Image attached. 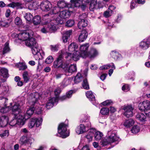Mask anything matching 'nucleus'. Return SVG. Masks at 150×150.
I'll return each instance as SVG.
<instances>
[{
	"instance_id": "obj_19",
	"label": "nucleus",
	"mask_w": 150,
	"mask_h": 150,
	"mask_svg": "<svg viewBox=\"0 0 150 150\" xmlns=\"http://www.w3.org/2000/svg\"><path fill=\"white\" fill-rule=\"evenodd\" d=\"M86 96L89 100L92 102V103L93 105L96 106L97 105L98 103L96 102L95 96L91 91H87L86 93Z\"/></svg>"
},
{
	"instance_id": "obj_48",
	"label": "nucleus",
	"mask_w": 150,
	"mask_h": 150,
	"mask_svg": "<svg viewBox=\"0 0 150 150\" xmlns=\"http://www.w3.org/2000/svg\"><path fill=\"white\" fill-rule=\"evenodd\" d=\"M140 130V128L139 126L138 125H134L133 126L132 129L131 131L134 134H136Z\"/></svg>"
},
{
	"instance_id": "obj_44",
	"label": "nucleus",
	"mask_w": 150,
	"mask_h": 150,
	"mask_svg": "<svg viewBox=\"0 0 150 150\" xmlns=\"http://www.w3.org/2000/svg\"><path fill=\"white\" fill-rule=\"evenodd\" d=\"M36 118H33L30 119L28 125L29 128H32L35 125L36 122Z\"/></svg>"
},
{
	"instance_id": "obj_26",
	"label": "nucleus",
	"mask_w": 150,
	"mask_h": 150,
	"mask_svg": "<svg viewBox=\"0 0 150 150\" xmlns=\"http://www.w3.org/2000/svg\"><path fill=\"white\" fill-rule=\"evenodd\" d=\"M88 33L85 30L82 31L80 34L79 40V42H82L85 40L87 38Z\"/></svg>"
},
{
	"instance_id": "obj_40",
	"label": "nucleus",
	"mask_w": 150,
	"mask_h": 150,
	"mask_svg": "<svg viewBox=\"0 0 150 150\" xmlns=\"http://www.w3.org/2000/svg\"><path fill=\"white\" fill-rule=\"evenodd\" d=\"M10 21L7 20L0 21V26L3 27H8L10 25Z\"/></svg>"
},
{
	"instance_id": "obj_18",
	"label": "nucleus",
	"mask_w": 150,
	"mask_h": 150,
	"mask_svg": "<svg viewBox=\"0 0 150 150\" xmlns=\"http://www.w3.org/2000/svg\"><path fill=\"white\" fill-rule=\"evenodd\" d=\"M84 15L85 14H83L80 16V18L81 20L79 21L78 23V27L79 29H81L86 27L88 25L86 20L84 18L83 19V16H84Z\"/></svg>"
},
{
	"instance_id": "obj_50",
	"label": "nucleus",
	"mask_w": 150,
	"mask_h": 150,
	"mask_svg": "<svg viewBox=\"0 0 150 150\" xmlns=\"http://www.w3.org/2000/svg\"><path fill=\"white\" fill-rule=\"evenodd\" d=\"M8 99L5 98L0 97V105L6 106Z\"/></svg>"
},
{
	"instance_id": "obj_7",
	"label": "nucleus",
	"mask_w": 150,
	"mask_h": 150,
	"mask_svg": "<svg viewBox=\"0 0 150 150\" xmlns=\"http://www.w3.org/2000/svg\"><path fill=\"white\" fill-rule=\"evenodd\" d=\"M117 132L116 130H110L108 131L107 134L108 136L107 137L111 143L120 140L119 137L117 135Z\"/></svg>"
},
{
	"instance_id": "obj_22",
	"label": "nucleus",
	"mask_w": 150,
	"mask_h": 150,
	"mask_svg": "<svg viewBox=\"0 0 150 150\" xmlns=\"http://www.w3.org/2000/svg\"><path fill=\"white\" fill-rule=\"evenodd\" d=\"M90 119V116L88 115L86 116L83 119H82L80 120V122L81 123L84 122L86 123L85 124L86 126L88 128H92L91 127V124L90 122H89Z\"/></svg>"
},
{
	"instance_id": "obj_23",
	"label": "nucleus",
	"mask_w": 150,
	"mask_h": 150,
	"mask_svg": "<svg viewBox=\"0 0 150 150\" xmlns=\"http://www.w3.org/2000/svg\"><path fill=\"white\" fill-rule=\"evenodd\" d=\"M33 96V98L30 97L29 100V103L32 105L36 103L38 99L39 98V94L38 93H35Z\"/></svg>"
},
{
	"instance_id": "obj_55",
	"label": "nucleus",
	"mask_w": 150,
	"mask_h": 150,
	"mask_svg": "<svg viewBox=\"0 0 150 150\" xmlns=\"http://www.w3.org/2000/svg\"><path fill=\"white\" fill-rule=\"evenodd\" d=\"M24 17L27 21H30L33 18V16L30 13H25Z\"/></svg>"
},
{
	"instance_id": "obj_2",
	"label": "nucleus",
	"mask_w": 150,
	"mask_h": 150,
	"mask_svg": "<svg viewBox=\"0 0 150 150\" xmlns=\"http://www.w3.org/2000/svg\"><path fill=\"white\" fill-rule=\"evenodd\" d=\"M83 0H70V3L68 5L70 11L74 12L79 8H81L82 10L85 9L87 6V4L86 3L84 2Z\"/></svg>"
},
{
	"instance_id": "obj_54",
	"label": "nucleus",
	"mask_w": 150,
	"mask_h": 150,
	"mask_svg": "<svg viewBox=\"0 0 150 150\" xmlns=\"http://www.w3.org/2000/svg\"><path fill=\"white\" fill-rule=\"evenodd\" d=\"M94 132L90 131L86 136V138L88 139V141L90 142L92 141L93 137V136Z\"/></svg>"
},
{
	"instance_id": "obj_32",
	"label": "nucleus",
	"mask_w": 150,
	"mask_h": 150,
	"mask_svg": "<svg viewBox=\"0 0 150 150\" xmlns=\"http://www.w3.org/2000/svg\"><path fill=\"white\" fill-rule=\"evenodd\" d=\"M73 93V91L72 90H70L67 92L66 96H64L60 98L59 100L61 101H63L66 99L67 98H70L72 96V94Z\"/></svg>"
},
{
	"instance_id": "obj_29",
	"label": "nucleus",
	"mask_w": 150,
	"mask_h": 150,
	"mask_svg": "<svg viewBox=\"0 0 150 150\" xmlns=\"http://www.w3.org/2000/svg\"><path fill=\"white\" fill-rule=\"evenodd\" d=\"M54 21H52L50 23L47 24L50 32H52L57 30V26L56 24L54 23Z\"/></svg>"
},
{
	"instance_id": "obj_49",
	"label": "nucleus",
	"mask_w": 150,
	"mask_h": 150,
	"mask_svg": "<svg viewBox=\"0 0 150 150\" xmlns=\"http://www.w3.org/2000/svg\"><path fill=\"white\" fill-rule=\"evenodd\" d=\"M8 99L5 98L0 97V105L6 106Z\"/></svg>"
},
{
	"instance_id": "obj_34",
	"label": "nucleus",
	"mask_w": 150,
	"mask_h": 150,
	"mask_svg": "<svg viewBox=\"0 0 150 150\" xmlns=\"http://www.w3.org/2000/svg\"><path fill=\"white\" fill-rule=\"evenodd\" d=\"M77 48V46L76 44L74 42H73L69 45L68 47V51L70 52L74 51H76V50Z\"/></svg>"
},
{
	"instance_id": "obj_25",
	"label": "nucleus",
	"mask_w": 150,
	"mask_h": 150,
	"mask_svg": "<svg viewBox=\"0 0 150 150\" xmlns=\"http://www.w3.org/2000/svg\"><path fill=\"white\" fill-rule=\"evenodd\" d=\"M69 3H66L64 0H59L57 2V7L59 8H64L67 7L69 9V7L68 6V5Z\"/></svg>"
},
{
	"instance_id": "obj_64",
	"label": "nucleus",
	"mask_w": 150,
	"mask_h": 150,
	"mask_svg": "<svg viewBox=\"0 0 150 150\" xmlns=\"http://www.w3.org/2000/svg\"><path fill=\"white\" fill-rule=\"evenodd\" d=\"M15 23L16 25H20L22 23L21 19L18 17H17L15 19Z\"/></svg>"
},
{
	"instance_id": "obj_4",
	"label": "nucleus",
	"mask_w": 150,
	"mask_h": 150,
	"mask_svg": "<svg viewBox=\"0 0 150 150\" xmlns=\"http://www.w3.org/2000/svg\"><path fill=\"white\" fill-rule=\"evenodd\" d=\"M33 35V31L31 30H27L24 31L17 34L16 33H13L12 34V36L13 38H18L20 40L25 41L27 40L30 37H31Z\"/></svg>"
},
{
	"instance_id": "obj_35",
	"label": "nucleus",
	"mask_w": 150,
	"mask_h": 150,
	"mask_svg": "<svg viewBox=\"0 0 150 150\" xmlns=\"http://www.w3.org/2000/svg\"><path fill=\"white\" fill-rule=\"evenodd\" d=\"M31 50L33 55H35L40 51V47L38 44L31 47Z\"/></svg>"
},
{
	"instance_id": "obj_63",
	"label": "nucleus",
	"mask_w": 150,
	"mask_h": 150,
	"mask_svg": "<svg viewBox=\"0 0 150 150\" xmlns=\"http://www.w3.org/2000/svg\"><path fill=\"white\" fill-rule=\"evenodd\" d=\"M44 54L43 53H42V54L40 52H39L36 55H35V58H37V59L40 60L42 59Z\"/></svg>"
},
{
	"instance_id": "obj_56",
	"label": "nucleus",
	"mask_w": 150,
	"mask_h": 150,
	"mask_svg": "<svg viewBox=\"0 0 150 150\" xmlns=\"http://www.w3.org/2000/svg\"><path fill=\"white\" fill-rule=\"evenodd\" d=\"M109 111V110L108 108H103L101 109L100 112L103 115H106L108 114Z\"/></svg>"
},
{
	"instance_id": "obj_17",
	"label": "nucleus",
	"mask_w": 150,
	"mask_h": 150,
	"mask_svg": "<svg viewBox=\"0 0 150 150\" xmlns=\"http://www.w3.org/2000/svg\"><path fill=\"white\" fill-rule=\"evenodd\" d=\"M87 57L90 58H94L98 55V52L96 49L94 48H91L90 51L87 53Z\"/></svg>"
},
{
	"instance_id": "obj_36",
	"label": "nucleus",
	"mask_w": 150,
	"mask_h": 150,
	"mask_svg": "<svg viewBox=\"0 0 150 150\" xmlns=\"http://www.w3.org/2000/svg\"><path fill=\"white\" fill-rule=\"evenodd\" d=\"M0 75L3 77L6 78L8 77V70L6 68H2L0 69Z\"/></svg>"
},
{
	"instance_id": "obj_31",
	"label": "nucleus",
	"mask_w": 150,
	"mask_h": 150,
	"mask_svg": "<svg viewBox=\"0 0 150 150\" xmlns=\"http://www.w3.org/2000/svg\"><path fill=\"white\" fill-rule=\"evenodd\" d=\"M136 118L142 122H144L146 120V117L143 113H139L136 115Z\"/></svg>"
},
{
	"instance_id": "obj_30",
	"label": "nucleus",
	"mask_w": 150,
	"mask_h": 150,
	"mask_svg": "<svg viewBox=\"0 0 150 150\" xmlns=\"http://www.w3.org/2000/svg\"><path fill=\"white\" fill-rule=\"evenodd\" d=\"M39 6L38 3L36 1L30 3L28 6V8L30 10H36Z\"/></svg>"
},
{
	"instance_id": "obj_51",
	"label": "nucleus",
	"mask_w": 150,
	"mask_h": 150,
	"mask_svg": "<svg viewBox=\"0 0 150 150\" xmlns=\"http://www.w3.org/2000/svg\"><path fill=\"white\" fill-rule=\"evenodd\" d=\"M71 83V80L68 78H65L62 81L61 86L62 87H64L66 86Z\"/></svg>"
},
{
	"instance_id": "obj_6",
	"label": "nucleus",
	"mask_w": 150,
	"mask_h": 150,
	"mask_svg": "<svg viewBox=\"0 0 150 150\" xmlns=\"http://www.w3.org/2000/svg\"><path fill=\"white\" fill-rule=\"evenodd\" d=\"M67 125L63 123H60L58 127V132L60 136L63 138H65L69 135V132L67 130Z\"/></svg>"
},
{
	"instance_id": "obj_15",
	"label": "nucleus",
	"mask_w": 150,
	"mask_h": 150,
	"mask_svg": "<svg viewBox=\"0 0 150 150\" xmlns=\"http://www.w3.org/2000/svg\"><path fill=\"white\" fill-rule=\"evenodd\" d=\"M25 45L30 47H32L36 44H38L35 39L33 38L30 37L27 40L25 41Z\"/></svg>"
},
{
	"instance_id": "obj_42",
	"label": "nucleus",
	"mask_w": 150,
	"mask_h": 150,
	"mask_svg": "<svg viewBox=\"0 0 150 150\" xmlns=\"http://www.w3.org/2000/svg\"><path fill=\"white\" fill-rule=\"evenodd\" d=\"M82 79V76L80 73H78L75 77L74 81L75 83H78L80 82Z\"/></svg>"
},
{
	"instance_id": "obj_27",
	"label": "nucleus",
	"mask_w": 150,
	"mask_h": 150,
	"mask_svg": "<svg viewBox=\"0 0 150 150\" xmlns=\"http://www.w3.org/2000/svg\"><path fill=\"white\" fill-rule=\"evenodd\" d=\"M8 6L12 8H15L16 9H21L23 8L22 4L19 2H12L9 4Z\"/></svg>"
},
{
	"instance_id": "obj_8",
	"label": "nucleus",
	"mask_w": 150,
	"mask_h": 150,
	"mask_svg": "<svg viewBox=\"0 0 150 150\" xmlns=\"http://www.w3.org/2000/svg\"><path fill=\"white\" fill-rule=\"evenodd\" d=\"M65 54V58H68L69 59L71 60L72 58L74 60L76 61L79 59V58L81 57V54L77 51H76L73 54L71 57V53L66 51L64 52Z\"/></svg>"
},
{
	"instance_id": "obj_38",
	"label": "nucleus",
	"mask_w": 150,
	"mask_h": 150,
	"mask_svg": "<svg viewBox=\"0 0 150 150\" xmlns=\"http://www.w3.org/2000/svg\"><path fill=\"white\" fill-rule=\"evenodd\" d=\"M100 144L103 146H107L111 143L107 137L103 139L100 142Z\"/></svg>"
},
{
	"instance_id": "obj_24",
	"label": "nucleus",
	"mask_w": 150,
	"mask_h": 150,
	"mask_svg": "<svg viewBox=\"0 0 150 150\" xmlns=\"http://www.w3.org/2000/svg\"><path fill=\"white\" fill-rule=\"evenodd\" d=\"M139 47L141 49L145 50L147 49L150 46L146 39H144L139 43Z\"/></svg>"
},
{
	"instance_id": "obj_21",
	"label": "nucleus",
	"mask_w": 150,
	"mask_h": 150,
	"mask_svg": "<svg viewBox=\"0 0 150 150\" xmlns=\"http://www.w3.org/2000/svg\"><path fill=\"white\" fill-rule=\"evenodd\" d=\"M8 120V116L3 115L0 117V127H4L7 125Z\"/></svg>"
},
{
	"instance_id": "obj_1",
	"label": "nucleus",
	"mask_w": 150,
	"mask_h": 150,
	"mask_svg": "<svg viewBox=\"0 0 150 150\" xmlns=\"http://www.w3.org/2000/svg\"><path fill=\"white\" fill-rule=\"evenodd\" d=\"M70 12L71 11L69 10H64L60 11L59 8L54 7L52 10V12L53 14H57L58 16L56 18L55 21L57 24H62L65 21L66 19L69 18L71 15Z\"/></svg>"
},
{
	"instance_id": "obj_14",
	"label": "nucleus",
	"mask_w": 150,
	"mask_h": 150,
	"mask_svg": "<svg viewBox=\"0 0 150 150\" xmlns=\"http://www.w3.org/2000/svg\"><path fill=\"white\" fill-rule=\"evenodd\" d=\"M123 109L125 111L124 114L127 117H130L132 116L133 108L131 106H125Z\"/></svg>"
},
{
	"instance_id": "obj_43",
	"label": "nucleus",
	"mask_w": 150,
	"mask_h": 150,
	"mask_svg": "<svg viewBox=\"0 0 150 150\" xmlns=\"http://www.w3.org/2000/svg\"><path fill=\"white\" fill-rule=\"evenodd\" d=\"M102 133L98 131L96 132L94 135L95 139L96 141H98L101 139L103 136Z\"/></svg>"
},
{
	"instance_id": "obj_5",
	"label": "nucleus",
	"mask_w": 150,
	"mask_h": 150,
	"mask_svg": "<svg viewBox=\"0 0 150 150\" xmlns=\"http://www.w3.org/2000/svg\"><path fill=\"white\" fill-rule=\"evenodd\" d=\"M25 102V100L23 97L20 100H18L17 103H15L13 104L11 107V110L13 114L16 117L17 114H18L20 111V106L23 105Z\"/></svg>"
},
{
	"instance_id": "obj_41",
	"label": "nucleus",
	"mask_w": 150,
	"mask_h": 150,
	"mask_svg": "<svg viewBox=\"0 0 150 150\" xmlns=\"http://www.w3.org/2000/svg\"><path fill=\"white\" fill-rule=\"evenodd\" d=\"M11 49L9 47V43L7 42L4 45L3 48V54L8 53L10 52Z\"/></svg>"
},
{
	"instance_id": "obj_58",
	"label": "nucleus",
	"mask_w": 150,
	"mask_h": 150,
	"mask_svg": "<svg viewBox=\"0 0 150 150\" xmlns=\"http://www.w3.org/2000/svg\"><path fill=\"white\" fill-rule=\"evenodd\" d=\"M74 24V20H70L67 21L66 23V26L67 27H71L73 26Z\"/></svg>"
},
{
	"instance_id": "obj_57",
	"label": "nucleus",
	"mask_w": 150,
	"mask_h": 150,
	"mask_svg": "<svg viewBox=\"0 0 150 150\" xmlns=\"http://www.w3.org/2000/svg\"><path fill=\"white\" fill-rule=\"evenodd\" d=\"M18 65L20 70H24L27 68V66L24 63H19Z\"/></svg>"
},
{
	"instance_id": "obj_16",
	"label": "nucleus",
	"mask_w": 150,
	"mask_h": 150,
	"mask_svg": "<svg viewBox=\"0 0 150 150\" xmlns=\"http://www.w3.org/2000/svg\"><path fill=\"white\" fill-rule=\"evenodd\" d=\"M16 115V117H15L17 119V122L18 125L22 126L24 125L25 120L27 119L25 118V116H23L22 114H20L18 115L17 114Z\"/></svg>"
},
{
	"instance_id": "obj_53",
	"label": "nucleus",
	"mask_w": 150,
	"mask_h": 150,
	"mask_svg": "<svg viewBox=\"0 0 150 150\" xmlns=\"http://www.w3.org/2000/svg\"><path fill=\"white\" fill-rule=\"evenodd\" d=\"M27 137L23 136L20 139V142L22 144H27Z\"/></svg>"
},
{
	"instance_id": "obj_33",
	"label": "nucleus",
	"mask_w": 150,
	"mask_h": 150,
	"mask_svg": "<svg viewBox=\"0 0 150 150\" xmlns=\"http://www.w3.org/2000/svg\"><path fill=\"white\" fill-rule=\"evenodd\" d=\"M22 77L24 83H27L29 81L30 77L28 71H24L22 74Z\"/></svg>"
},
{
	"instance_id": "obj_62",
	"label": "nucleus",
	"mask_w": 150,
	"mask_h": 150,
	"mask_svg": "<svg viewBox=\"0 0 150 150\" xmlns=\"http://www.w3.org/2000/svg\"><path fill=\"white\" fill-rule=\"evenodd\" d=\"M42 32L43 33H46L47 32H50L49 29L47 25H46L41 30Z\"/></svg>"
},
{
	"instance_id": "obj_60",
	"label": "nucleus",
	"mask_w": 150,
	"mask_h": 150,
	"mask_svg": "<svg viewBox=\"0 0 150 150\" xmlns=\"http://www.w3.org/2000/svg\"><path fill=\"white\" fill-rule=\"evenodd\" d=\"M36 125L37 127H39L41 125L42 122V119L41 117H39L38 118H36Z\"/></svg>"
},
{
	"instance_id": "obj_39",
	"label": "nucleus",
	"mask_w": 150,
	"mask_h": 150,
	"mask_svg": "<svg viewBox=\"0 0 150 150\" xmlns=\"http://www.w3.org/2000/svg\"><path fill=\"white\" fill-rule=\"evenodd\" d=\"M134 121L131 119L126 120L124 123V125L127 127H129L132 126L134 123Z\"/></svg>"
},
{
	"instance_id": "obj_37",
	"label": "nucleus",
	"mask_w": 150,
	"mask_h": 150,
	"mask_svg": "<svg viewBox=\"0 0 150 150\" xmlns=\"http://www.w3.org/2000/svg\"><path fill=\"white\" fill-rule=\"evenodd\" d=\"M111 55L112 58L116 60L118 59L121 56V55L116 51H112Z\"/></svg>"
},
{
	"instance_id": "obj_46",
	"label": "nucleus",
	"mask_w": 150,
	"mask_h": 150,
	"mask_svg": "<svg viewBox=\"0 0 150 150\" xmlns=\"http://www.w3.org/2000/svg\"><path fill=\"white\" fill-rule=\"evenodd\" d=\"M33 23L35 25H38L41 21V18L39 16H35L33 18Z\"/></svg>"
},
{
	"instance_id": "obj_3",
	"label": "nucleus",
	"mask_w": 150,
	"mask_h": 150,
	"mask_svg": "<svg viewBox=\"0 0 150 150\" xmlns=\"http://www.w3.org/2000/svg\"><path fill=\"white\" fill-rule=\"evenodd\" d=\"M65 57L64 52H61V54L59 56L57 60L54 62L53 66L55 68H61L66 69L68 67L69 63H66L64 61L63 57Z\"/></svg>"
},
{
	"instance_id": "obj_52",
	"label": "nucleus",
	"mask_w": 150,
	"mask_h": 150,
	"mask_svg": "<svg viewBox=\"0 0 150 150\" xmlns=\"http://www.w3.org/2000/svg\"><path fill=\"white\" fill-rule=\"evenodd\" d=\"M76 66L75 65H71L68 68L67 71L69 73H72L76 71Z\"/></svg>"
},
{
	"instance_id": "obj_20",
	"label": "nucleus",
	"mask_w": 150,
	"mask_h": 150,
	"mask_svg": "<svg viewBox=\"0 0 150 150\" xmlns=\"http://www.w3.org/2000/svg\"><path fill=\"white\" fill-rule=\"evenodd\" d=\"M58 99L56 97L52 98L50 99L47 102L45 105L46 108L49 109L52 108L54 103L57 101Z\"/></svg>"
},
{
	"instance_id": "obj_59",
	"label": "nucleus",
	"mask_w": 150,
	"mask_h": 150,
	"mask_svg": "<svg viewBox=\"0 0 150 150\" xmlns=\"http://www.w3.org/2000/svg\"><path fill=\"white\" fill-rule=\"evenodd\" d=\"M9 132L8 131L6 130L0 134V136L2 138H5L7 137L9 135Z\"/></svg>"
},
{
	"instance_id": "obj_10",
	"label": "nucleus",
	"mask_w": 150,
	"mask_h": 150,
	"mask_svg": "<svg viewBox=\"0 0 150 150\" xmlns=\"http://www.w3.org/2000/svg\"><path fill=\"white\" fill-rule=\"evenodd\" d=\"M89 129L91 130H95L94 128H88L85 125L81 124L77 127L76 129V132L77 134H79L83 133Z\"/></svg>"
},
{
	"instance_id": "obj_9",
	"label": "nucleus",
	"mask_w": 150,
	"mask_h": 150,
	"mask_svg": "<svg viewBox=\"0 0 150 150\" xmlns=\"http://www.w3.org/2000/svg\"><path fill=\"white\" fill-rule=\"evenodd\" d=\"M89 4V9L91 11H93L95 9L102 8V3L100 1L97 2L96 0H91Z\"/></svg>"
},
{
	"instance_id": "obj_11",
	"label": "nucleus",
	"mask_w": 150,
	"mask_h": 150,
	"mask_svg": "<svg viewBox=\"0 0 150 150\" xmlns=\"http://www.w3.org/2000/svg\"><path fill=\"white\" fill-rule=\"evenodd\" d=\"M89 45L88 43H86L81 45L80 47V50L81 51L80 53L81 54V57L83 58H86L87 57V50H88Z\"/></svg>"
},
{
	"instance_id": "obj_12",
	"label": "nucleus",
	"mask_w": 150,
	"mask_h": 150,
	"mask_svg": "<svg viewBox=\"0 0 150 150\" xmlns=\"http://www.w3.org/2000/svg\"><path fill=\"white\" fill-rule=\"evenodd\" d=\"M40 8L44 11H48L50 10L52 7L51 3L48 1H44L40 4Z\"/></svg>"
},
{
	"instance_id": "obj_61",
	"label": "nucleus",
	"mask_w": 150,
	"mask_h": 150,
	"mask_svg": "<svg viewBox=\"0 0 150 150\" xmlns=\"http://www.w3.org/2000/svg\"><path fill=\"white\" fill-rule=\"evenodd\" d=\"M53 60V58L51 56H49L46 59L45 62L47 64H49L52 63Z\"/></svg>"
},
{
	"instance_id": "obj_45",
	"label": "nucleus",
	"mask_w": 150,
	"mask_h": 150,
	"mask_svg": "<svg viewBox=\"0 0 150 150\" xmlns=\"http://www.w3.org/2000/svg\"><path fill=\"white\" fill-rule=\"evenodd\" d=\"M82 88L88 90L89 89V87L87 79H85L82 83Z\"/></svg>"
},
{
	"instance_id": "obj_28",
	"label": "nucleus",
	"mask_w": 150,
	"mask_h": 150,
	"mask_svg": "<svg viewBox=\"0 0 150 150\" xmlns=\"http://www.w3.org/2000/svg\"><path fill=\"white\" fill-rule=\"evenodd\" d=\"M35 109L34 107L30 108L28 109L25 114L24 115L25 116V118L28 119L29 118L30 116L33 114Z\"/></svg>"
},
{
	"instance_id": "obj_47",
	"label": "nucleus",
	"mask_w": 150,
	"mask_h": 150,
	"mask_svg": "<svg viewBox=\"0 0 150 150\" xmlns=\"http://www.w3.org/2000/svg\"><path fill=\"white\" fill-rule=\"evenodd\" d=\"M9 108L7 106L0 105V112L2 113H5L9 111Z\"/></svg>"
},
{
	"instance_id": "obj_13",
	"label": "nucleus",
	"mask_w": 150,
	"mask_h": 150,
	"mask_svg": "<svg viewBox=\"0 0 150 150\" xmlns=\"http://www.w3.org/2000/svg\"><path fill=\"white\" fill-rule=\"evenodd\" d=\"M139 109L142 111H146L150 109V102L146 100L140 103L138 106Z\"/></svg>"
}]
</instances>
